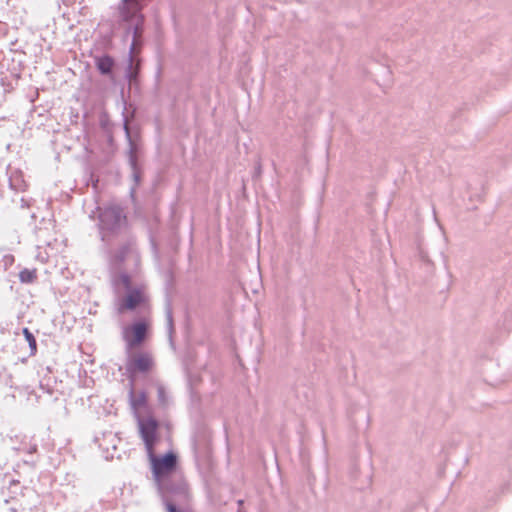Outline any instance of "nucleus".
Listing matches in <instances>:
<instances>
[{
  "label": "nucleus",
  "mask_w": 512,
  "mask_h": 512,
  "mask_svg": "<svg viewBox=\"0 0 512 512\" xmlns=\"http://www.w3.org/2000/svg\"><path fill=\"white\" fill-rule=\"evenodd\" d=\"M18 483H19V482H18V481H16V480H12V481H11V484H18Z\"/></svg>",
  "instance_id": "nucleus-22"
},
{
  "label": "nucleus",
  "mask_w": 512,
  "mask_h": 512,
  "mask_svg": "<svg viewBox=\"0 0 512 512\" xmlns=\"http://www.w3.org/2000/svg\"><path fill=\"white\" fill-rule=\"evenodd\" d=\"M140 436L145 444L147 454H151L155 448L158 436L159 422L154 417H138Z\"/></svg>",
  "instance_id": "nucleus-5"
},
{
  "label": "nucleus",
  "mask_w": 512,
  "mask_h": 512,
  "mask_svg": "<svg viewBox=\"0 0 512 512\" xmlns=\"http://www.w3.org/2000/svg\"><path fill=\"white\" fill-rule=\"evenodd\" d=\"M127 239L129 240L122 244L113 255V261L117 265L122 264L125 261L127 255L131 251L132 246L134 245V237L129 236Z\"/></svg>",
  "instance_id": "nucleus-11"
},
{
  "label": "nucleus",
  "mask_w": 512,
  "mask_h": 512,
  "mask_svg": "<svg viewBox=\"0 0 512 512\" xmlns=\"http://www.w3.org/2000/svg\"><path fill=\"white\" fill-rule=\"evenodd\" d=\"M139 53L131 54L129 51L128 65L125 70V77L130 86L138 84V77L141 69V59L138 57Z\"/></svg>",
  "instance_id": "nucleus-8"
},
{
  "label": "nucleus",
  "mask_w": 512,
  "mask_h": 512,
  "mask_svg": "<svg viewBox=\"0 0 512 512\" xmlns=\"http://www.w3.org/2000/svg\"><path fill=\"white\" fill-rule=\"evenodd\" d=\"M121 21L125 24V36L132 35L129 51L140 53L143 46L144 15L142 10L118 8Z\"/></svg>",
  "instance_id": "nucleus-1"
},
{
  "label": "nucleus",
  "mask_w": 512,
  "mask_h": 512,
  "mask_svg": "<svg viewBox=\"0 0 512 512\" xmlns=\"http://www.w3.org/2000/svg\"><path fill=\"white\" fill-rule=\"evenodd\" d=\"M129 399L131 407L135 410H138L147 404V394L145 391L139 392V394L136 396L134 390L131 389L129 391Z\"/></svg>",
  "instance_id": "nucleus-12"
},
{
  "label": "nucleus",
  "mask_w": 512,
  "mask_h": 512,
  "mask_svg": "<svg viewBox=\"0 0 512 512\" xmlns=\"http://www.w3.org/2000/svg\"><path fill=\"white\" fill-rule=\"evenodd\" d=\"M156 389H157V399L159 405L166 407L168 405V395L165 389V386L160 382H155Z\"/></svg>",
  "instance_id": "nucleus-14"
},
{
  "label": "nucleus",
  "mask_w": 512,
  "mask_h": 512,
  "mask_svg": "<svg viewBox=\"0 0 512 512\" xmlns=\"http://www.w3.org/2000/svg\"><path fill=\"white\" fill-rule=\"evenodd\" d=\"M36 449H37V447H36V445H34L33 447L30 448L29 452L33 453L36 451Z\"/></svg>",
  "instance_id": "nucleus-21"
},
{
  "label": "nucleus",
  "mask_w": 512,
  "mask_h": 512,
  "mask_svg": "<svg viewBox=\"0 0 512 512\" xmlns=\"http://www.w3.org/2000/svg\"><path fill=\"white\" fill-rule=\"evenodd\" d=\"M148 333V325L144 321H138L127 328L124 332V340L126 342V352H130L135 347L141 345Z\"/></svg>",
  "instance_id": "nucleus-6"
},
{
  "label": "nucleus",
  "mask_w": 512,
  "mask_h": 512,
  "mask_svg": "<svg viewBox=\"0 0 512 512\" xmlns=\"http://www.w3.org/2000/svg\"><path fill=\"white\" fill-rule=\"evenodd\" d=\"M148 457L152 466V473L155 479L159 480L160 477L171 473L177 465V456L173 452H168L162 457L155 455L154 450Z\"/></svg>",
  "instance_id": "nucleus-4"
},
{
  "label": "nucleus",
  "mask_w": 512,
  "mask_h": 512,
  "mask_svg": "<svg viewBox=\"0 0 512 512\" xmlns=\"http://www.w3.org/2000/svg\"><path fill=\"white\" fill-rule=\"evenodd\" d=\"M131 176L134 181V186H138L141 183V177H142V169L141 167L136 168L135 170H131ZM135 190V187L131 188V192L133 193Z\"/></svg>",
  "instance_id": "nucleus-19"
},
{
  "label": "nucleus",
  "mask_w": 512,
  "mask_h": 512,
  "mask_svg": "<svg viewBox=\"0 0 512 512\" xmlns=\"http://www.w3.org/2000/svg\"><path fill=\"white\" fill-rule=\"evenodd\" d=\"M99 222L102 230L115 232L126 223V216L120 206L111 205L101 210Z\"/></svg>",
  "instance_id": "nucleus-3"
},
{
  "label": "nucleus",
  "mask_w": 512,
  "mask_h": 512,
  "mask_svg": "<svg viewBox=\"0 0 512 512\" xmlns=\"http://www.w3.org/2000/svg\"><path fill=\"white\" fill-rule=\"evenodd\" d=\"M23 335L28 342L30 348V355H35L37 352V342L33 333L28 328H23Z\"/></svg>",
  "instance_id": "nucleus-16"
},
{
  "label": "nucleus",
  "mask_w": 512,
  "mask_h": 512,
  "mask_svg": "<svg viewBox=\"0 0 512 512\" xmlns=\"http://www.w3.org/2000/svg\"><path fill=\"white\" fill-rule=\"evenodd\" d=\"M128 164L131 168V170H135L136 168L141 167L139 164V156L140 155H134V154H126Z\"/></svg>",
  "instance_id": "nucleus-20"
},
{
  "label": "nucleus",
  "mask_w": 512,
  "mask_h": 512,
  "mask_svg": "<svg viewBox=\"0 0 512 512\" xmlns=\"http://www.w3.org/2000/svg\"><path fill=\"white\" fill-rule=\"evenodd\" d=\"M165 315H166V326H167V330H168V334H169V339H170V342L172 343V336H173V333L175 332V328H174V321H173V313H172L171 306L169 304H167V306H166Z\"/></svg>",
  "instance_id": "nucleus-15"
},
{
  "label": "nucleus",
  "mask_w": 512,
  "mask_h": 512,
  "mask_svg": "<svg viewBox=\"0 0 512 512\" xmlns=\"http://www.w3.org/2000/svg\"><path fill=\"white\" fill-rule=\"evenodd\" d=\"M119 282L123 285V287L129 291L133 289L132 283H131V277L127 273H121L119 275Z\"/></svg>",
  "instance_id": "nucleus-18"
},
{
  "label": "nucleus",
  "mask_w": 512,
  "mask_h": 512,
  "mask_svg": "<svg viewBox=\"0 0 512 512\" xmlns=\"http://www.w3.org/2000/svg\"><path fill=\"white\" fill-rule=\"evenodd\" d=\"M147 297L142 287H135L127 291V295L123 298L120 304V311L135 310L138 306L144 304Z\"/></svg>",
  "instance_id": "nucleus-7"
},
{
  "label": "nucleus",
  "mask_w": 512,
  "mask_h": 512,
  "mask_svg": "<svg viewBox=\"0 0 512 512\" xmlns=\"http://www.w3.org/2000/svg\"><path fill=\"white\" fill-rule=\"evenodd\" d=\"M123 129L128 142L126 154L140 155L142 150L140 140L132 135L127 117L124 118Z\"/></svg>",
  "instance_id": "nucleus-9"
},
{
  "label": "nucleus",
  "mask_w": 512,
  "mask_h": 512,
  "mask_svg": "<svg viewBox=\"0 0 512 512\" xmlns=\"http://www.w3.org/2000/svg\"><path fill=\"white\" fill-rule=\"evenodd\" d=\"M95 64H96L97 69L99 70V72L102 75H109L112 73V69L114 67L115 62L111 56L105 54V55L96 57Z\"/></svg>",
  "instance_id": "nucleus-10"
},
{
  "label": "nucleus",
  "mask_w": 512,
  "mask_h": 512,
  "mask_svg": "<svg viewBox=\"0 0 512 512\" xmlns=\"http://www.w3.org/2000/svg\"><path fill=\"white\" fill-rule=\"evenodd\" d=\"M128 356L125 363V369L131 381L138 374L149 373L155 366V360L150 352H127Z\"/></svg>",
  "instance_id": "nucleus-2"
},
{
  "label": "nucleus",
  "mask_w": 512,
  "mask_h": 512,
  "mask_svg": "<svg viewBox=\"0 0 512 512\" xmlns=\"http://www.w3.org/2000/svg\"><path fill=\"white\" fill-rule=\"evenodd\" d=\"M19 280L25 284L34 283L37 280V269L24 268L19 272Z\"/></svg>",
  "instance_id": "nucleus-13"
},
{
  "label": "nucleus",
  "mask_w": 512,
  "mask_h": 512,
  "mask_svg": "<svg viewBox=\"0 0 512 512\" xmlns=\"http://www.w3.org/2000/svg\"><path fill=\"white\" fill-rule=\"evenodd\" d=\"M143 1L144 0H121L119 3L118 8H125V9H136L142 10L143 9Z\"/></svg>",
  "instance_id": "nucleus-17"
}]
</instances>
